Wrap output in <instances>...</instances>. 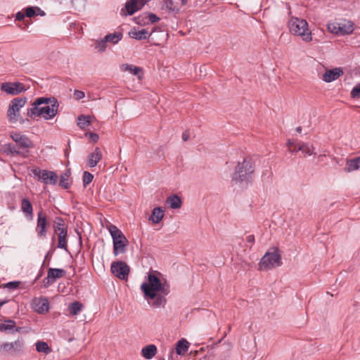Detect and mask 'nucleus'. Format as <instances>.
Instances as JSON below:
<instances>
[{"label":"nucleus","instance_id":"obj_6","mask_svg":"<svg viewBox=\"0 0 360 360\" xmlns=\"http://www.w3.org/2000/svg\"><path fill=\"white\" fill-rule=\"evenodd\" d=\"M254 172V166L250 159L245 158L242 162H238L232 177V181L242 182L248 180Z\"/></svg>","mask_w":360,"mask_h":360},{"label":"nucleus","instance_id":"obj_19","mask_svg":"<svg viewBox=\"0 0 360 360\" xmlns=\"http://www.w3.org/2000/svg\"><path fill=\"white\" fill-rule=\"evenodd\" d=\"M129 35L133 39L142 40L148 39L150 34L146 29H142L141 30L134 29L129 32Z\"/></svg>","mask_w":360,"mask_h":360},{"label":"nucleus","instance_id":"obj_10","mask_svg":"<svg viewBox=\"0 0 360 360\" xmlns=\"http://www.w3.org/2000/svg\"><path fill=\"white\" fill-rule=\"evenodd\" d=\"M112 273L121 280H127L129 274V266L122 261L114 262L111 264Z\"/></svg>","mask_w":360,"mask_h":360},{"label":"nucleus","instance_id":"obj_28","mask_svg":"<svg viewBox=\"0 0 360 360\" xmlns=\"http://www.w3.org/2000/svg\"><path fill=\"white\" fill-rule=\"evenodd\" d=\"M25 15L28 18H32L34 15L44 16L45 15V13L39 7L31 6L25 8Z\"/></svg>","mask_w":360,"mask_h":360},{"label":"nucleus","instance_id":"obj_29","mask_svg":"<svg viewBox=\"0 0 360 360\" xmlns=\"http://www.w3.org/2000/svg\"><path fill=\"white\" fill-rule=\"evenodd\" d=\"M35 345H36V350L38 352H41L45 354H48L51 353L52 351L51 348L49 346V345L46 342L39 340L36 342Z\"/></svg>","mask_w":360,"mask_h":360},{"label":"nucleus","instance_id":"obj_52","mask_svg":"<svg viewBox=\"0 0 360 360\" xmlns=\"http://www.w3.org/2000/svg\"><path fill=\"white\" fill-rule=\"evenodd\" d=\"M54 232L56 234L58 235V233H62V232L68 233V230L65 227H60V228L54 229Z\"/></svg>","mask_w":360,"mask_h":360},{"label":"nucleus","instance_id":"obj_12","mask_svg":"<svg viewBox=\"0 0 360 360\" xmlns=\"http://www.w3.org/2000/svg\"><path fill=\"white\" fill-rule=\"evenodd\" d=\"M66 271L63 269L49 268L47 276L44 279L43 283L45 287L53 284L57 278H63L65 276Z\"/></svg>","mask_w":360,"mask_h":360},{"label":"nucleus","instance_id":"obj_11","mask_svg":"<svg viewBox=\"0 0 360 360\" xmlns=\"http://www.w3.org/2000/svg\"><path fill=\"white\" fill-rule=\"evenodd\" d=\"M148 1V0H129L126 2L124 8L121 10L123 15H131L140 10Z\"/></svg>","mask_w":360,"mask_h":360},{"label":"nucleus","instance_id":"obj_51","mask_svg":"<svg viewBox=\"0 0 360 360\" xmlns=\"http://www.w3.org/2000/svg\"><path fill=\"white\" fill-rule=\"evenodd\" d=\"M26 16L25 14H24L22 12H18L15 15V20H24L25 17Z\"/></svg>","mask_w":360,"mask_h":360},{"label":"nucleus","instance_id":"obj_4","mask_svg":"<svg viewBox=\"0 0 360 360\" xmlns=\"http://www.w3.org/2000/svg\"><path fill=\"white\" fill-rule=\"evenodd\" d=\"M108 229L112 236L113 243V254L117 256L119 254L124 253L126 247L128 245V240L116 226L110 224Z\"/></svg>","mask_w":360,"mask_h":360},{"label":"nucleus","instance_id":"obj_41","mask_svg":"<svg viewBox=\"0 0 360 360\" xmlns=\"http://www.w3.org/2000/svg\"><path fill=\"white\" fill-rule=\"evenodd\" d=\"M68 181V176L66 174L61 175L59 181V186L64 188H68L70 187V184Z\"/></svg>","mask_w":360,"mask_h":360},{"label":"nucleus","instance_id":"obj_43","mask_svg":"<svg viewBox=\"0 0 360 360\" xmlns=\"http://www.w3.org/2000/svg\"><path fill=\"white\" fill-rule=\"evenodd\" d=\"M20 284V281H11L4 285V288H7L8 289H17Z\"/></svg>","mask_w":360,"mask_h":360},{"label":"nucleus","instance_id":"obj_47","mask_svg":"<svg viewBox=\"0 0 360 360\" xmlns=\"http://www.w3.org/2000/svg\"><path fill=\"white\" fill-rule=\"evenodd\" d=\"M85 135L89 136L94 143H96L99 138L97 134L93 132H87Z\"/></svg>","mask_w":360,"mask_h":360},{"label":"nucleus","instance_id":"obj_56","mask_svg":"<svg viewBox=\"0 0 360 360\" xmlns=\"http://www.w3.org/2000/svg\"><path fill=\"white\" fill-rule=\"evenodd\" d=\"M297 147H298V143H297L295 144V146H292V148H291V150H289V151L291 153H297L298 151Z\"/></svg>","mask_w":360,"mask_h":360},{"label":"nucleus","instance_id":"obj_58","mask_svg":"<svg viewBox=\"0 0 360 360\" xmlns=\"http://www.w3.org/2000/svg\"><path fill=\"white\" fill-rule=\"evenodd\" d=\"M296 131L298 133H301L302 131V127L299 126L296 128Z\"/></svg>","mask_w":360,"mask_h":360},{"label":"nucleus","instance_id":"obj_22","mask_svg":"<svg viewBox=\"0 0 360 360\" xmlns=\"http://www.w3.org/2000/svg\"><path fill=\"white\" fill-rule=\"evenodd\" d=\"M189 342L184 338L179 340L176 345V352L177 354L183 356L188 351Z\"/></svg>","mask_w":360,"mask_h":360},{"label":"nucleus","instance_id":"obj_33","mask_svg":"<svg viewBox=\"0 0 360 360\" xmlns=\"http://www.w3.org/2000/svg\"><path fill=\"white\" fill-rule=\"evenodd\" d=\"M15 322L13 320H6L5 323H0V331L4 333H11L13 329L15 328Z\"/></svg>","mask_w":360,"mask_h":360},{"label":"nucleus","instance_id":"obj_3","mask_svg":"<svg viewBox=\"0 0 360 360\" xmlns=\"http://www.w3.org/2000/svg\"><path fill=\"white\" fill-rule=\"evenodd\" d=\"M59 103L55 97H40L32 103L27 112H58Z\"/></svg>","mask_w":360,"mask_h":360},{"label":"nucleus","instance_id":"obj_35","mask_svg":"<svg viewBox=\"0 0 360 360\" xmlns=\"http://www.w3.org/2000/svg\"><path fill=\"white\" fill-rule=\"evenodd\" d=\"M122 37V34L121 33H112L107 34L104 38L107 42H110L112 44H117Z\"/></svg>","mask_w":360,"mask_h":360},{"label":"nucleus","instance_id":"obj_44","mask_svg":"<svg viewBox=\"0 0 360 360\" xmlns=\"http://www.w3.org/2000/svg\"><path fill=\"white\" fill-rule=\"evenodd\" d=\"M352 98H360V84L355 86L351 91Z\"/></svg>","mask_w":360,"mask_h":360},{"label":"nucleus","instance_id":"obj_37","mask_svg":"<svg viewBox=\"0 0 360 360\" xmlns=\"http://www.w3.org/2000/svg\"><path fill=\"white\" fill-rule=\"evenodd\" d=\"M95 49H96L99 52H103L105 51L107 48V41L105 39H103L101 40H96L95 42Z\"/></svg>","mask_w":360,"mask_h":360},{"label":"nucleus","instance_id":"obj_1","mask_svg":"<svg viewBox=\"0 0 360 360\" xmlns=\"http://www.w3.org/2000/svg\"><path fill=\"white\" fill-rule=\"evenodd\" d=\"M160 273L154 271L148 274V282L141 285V290L144 298L153 307H164L166 304V296L170 292L169 285L165 281L162 283L159 278Z\"/></svg>","mask_w":360,"mask_h":360},{"label":"nucleus","instance_id":"obj_54","mask_svg":"<svg viewBox=\"0 0 360 360\" xmlns=\"http://www.w3.org/2000/svg\"><path fill=\"white\" fill-rule=\"evenodd\" d=\"M247 243H251L252 245L255 243V236L254 235H249L246 238Z\"/></svg>","mask_w":360,"mask_h":360},{"label":"nucleus","instance_id":"obj_16","mask_svg":"<svg viewBox=\"0 0 360 360\" xmlns=\"http://www.w3.org/2000/svg\"><path fill=\"white\" fill-rule=\"evenodd\" d=\"M102 158V153L98 147L94 149V151L88 156V165L91 167H96Z\"/></svg>","mask_w":360,"mask_h":360},{"label":"nucleus","instance_id":"obj_2","mask_svg":"<svg viewBox=\"0 0 360 360\" xmlns=\"http://www.w3.org/2000/svg\"><path fill=\"white\" fill-rule=\"evenodd\" d=\"M288 27L291 34L301 37L304 42L312 41V33L306 20L292 17L288 22Z\"/></svg>","mask_w":360,"mask_h":360},{"label":"nucleus","instance_id":"obj_49","mask_svg":"<svg viewBox=\"0 0 360 360\" xmlns=\"http://www.w3.org/2000/svg\"><path fill=\"white\" fill-rule=\"evenodd\" d=\"M148 18H149V20L152 23L157 22H158L160 20V18L158 17L155 14H153V13H150L148 15Z\"/></svg>","mask_w":360,"mask_h":360},{"label":"nucleus","instance_id":"obj_32","mask_svg":"<svg viewBox=\"0 0 360 360\" xmlns=\"http://www.w3.org/2000/svg\"><path fill=\"white\" fill-rule=\"evenodd\" d=\"M314 147L309 143H304L302 141L298 142L297 150L302 151L303 153L311 155L313 154L312 150Z\"/></svg>","mask_w":360,"mask_h":360},{"label":"nucleus","instance_id":"obj_15","mask_svg":"<svg viewBox=\"0 0 360 360\" xmlns=\"http://www.w3.org/2000/svg\"><path fill=\"white\" fill-rule=\"evenodd\" d=\"M26 98H15L13 99L8 106V112H18L25 105Z\"/></svg>","mask_w":360,"mask_h":360},{"label":"nucleus","instance_id":"obj_48","mask_svg":"<svg viewBox=\"0 0 360 360\" xmlns=\"http://www.w3.org/2000/svg\"><path fill=\"white\" fill-rule=\"evenodd\" d=\"M1 349H4V351H6V352L11 351L12 350L11 342V343L6 342V343L0 344V350Z\"/></svg>","mask_w":360,"mask_h":360},{"label":"nucleus","instance_id":"obj_46","mask_svg":"<svg viewBox=\"0 0 360 360\" xmlns=\"http://www.w3.org/2000/svg\"><path fill=\"white\" fill-rule=\"evenodd\" d=\"M165 5L162 6V8H165L168 9L169 11H174V8L173 7L172 0H164Z\"/></svg>","mask_w":360,"mask_h":360},{"label":"nucleus","instance_id":"obj_42","mask_svg":"<svg viewBox=\"0 0 360 360\" xmlns=\"http://www.w3.org/2000/svg\"><path fill=\"white\" fill-rule=\"evenodd\" d=\"M49 302H47V300H45L41 303V305L36 310L38 313L42 314L44 312H47L49 311Z\"/></svg>","mask_w":360,"mask_h":360},{"label":"nucleus","instance_id":"obj_13","mask_svg":"<svg viewBox=\"0 0 360 360\" xmlns=\"http://www.w3.org/2000/svg\"><path fill=\"white\" fill-rule=\"evenodd\" d=\"M1 89L11 95H17L25 91L24 85L20 82H5L1 84Z\"/></svg>","mask_w":360,"mask_h":360},{"label":"nucleus","instance_id":"obj_26","mask_svg":"<svg viewBox=\"0 0 360 360\" xmlns=\"http://www.w3.org/2000/svg\"><path fill=\"white\" fill-rule=\"evenodd\" d=\"M4 151L7 155H18L21 154L17 144L13 143L5 144L4 146Z\"/></svg>","mask_w":360,"mask_h":360},{"label":"nucleus","instance_id":"obj_57","mask_svg":"<svg viewBox=\"0 0 360 360\" xmlns=\"http://www.w3.org/2000/svg\"><path fill=\"white\" fill-rule=\"evenodd\" d=\"M22 328L20 327H15L13 329V330L11 331V333H20L21 330H22Z\"/></svg>","mask_w":360,"mask_h":360},{"label":"nucleus","instance_id":"obj_45","mask_svg":"<svg viewBox=\"0 0 360 360\" xmlns=\"http://www.w3.org/2000/svg\"><path fill=\"white\" fill-rule=\"evenodd\" d=\"M65 227V222L61 217H57L53 222V229Z\"/></svg>","mask_w":360,"mask_h":360},{"label":"nucleus","instance_id":"obj_36","mask_svg":"<svg viewBox=\"0 0 360 360\" xmlns=\"http://www.w3.org/2000/svg\"><path fill=\"white\" fill-rule=\"evenodd\" d=\"M72 97L75 100L77 101H80L84 98H87V101H90L91 96L90 94H88L87 96H86L85 93L80 90H75L73 91Z\"/></svg>","mask_w":360,"mask_h":360},{"label":"nucleus","instance_id":"obj_53","mask_svg":"<svg viewBox=\"0 0 360 360\" xmlns=\"http://www.w3.org/2000/svg\"><path fill=\"white\" fill-rule=\"evenodd\" d=\"M296 143H297V142L295 141L292 140V139H288L287 141V146L289 148V150H291V148H292V146H295Z\"/></svg>","mask_w":360,"mask_h":360},{"label":"nucleus","instance_id":"obj_30","mask_svg":"<svg viewBox=\"0 0 360 360\" xmlns=\"http://www.w3.org/2000/svg\"><path fill=\"white\" fill-rule=\"evenodd\" d=\"M360 168V157L349 160L347 162L345 169L347 172H352Z\"/></svg>","mask_w":360,"mask_h":360},{"label":"nucleus","instance_id":"obj_14","mask_svg":"<svg viewBox=\"0 0 360 360\" xmlns=\"http://www.w3.org/2000/svg\"><path fill=\"white\" fill-rule=\"evenodd\" d=\"M343 75V71L340 68H335L328 70L322 76V79L326 82H331L337 79Z\"/></svg>","mask_w":360,"mask_h":360},{"label":"nucleus","instance_id":"obj_20","mask_svg":"<svg viewBox=\"0 0 360 360\" xmlns=\"http://www.w3.org/2000/svg\"><path fill=\"white\" fill-rule=\"evenodd\" d=\"M94 120H95L94 115H85L84 114H81L77 117V125L81 129H85V127L89 126L90 123L93 122Z\"/></svg>","mask_w":360,"mask_h":360},{"label":"nucleus","instance_id":"obj_31","mask_svg":"<svg viewBox=\"0 0 360 360\" xmlns=\"http://www.w3.org/2000/svg\"><path fill=\"white\" fill-rule=\"evenodd\" d=\"M18 147L20 148H28L32 147V141L25 135L19 136V140L16 143Z\"/></svg>","mask_w":360,"mask_h":360},{"label":"nucleus","instance_id":"obj_21","mask_svg":"<svg viewBox=\"0 0 360 360\" xmlns=\"http://www.w3.org/2000/svg\"><path fill=\"white\" fill-rule=\"evenodd\" d=\"M354 30L353 23L351 21L342 20L340 22V34H351Z\"/></svg>","mask_w":360,"mask_h":360},{"label":"nucleus","instance_id":"obj_40","mask_svg":"<svg viewBox=\"0 0 360 360\" xmlns=\"http://www.w3.org/2000/svg\"><path fill=\"white\" fill-rule=\"evenodd\" d=\"M94 179V176L89 172H84L83 173V185L84 186H86L89 184H90Z\"/></svg>","mask_w":360,"mask_h":360},{"label":"nucleus","instance_id":"obj_39","mask_svg":"<svg viewBox=\"0 0 360 360\" xmlns=\"http://www.w3.org/2000/svg\"><path fill=\"white\" fill-rule=\"evenodd\" d=\"M328 30L331 33L340 34V22L329 23L328 25Z\"/></svg>","mask_w":360,"mask_h":360},{"label":"nucleus","instance_id":"obj_25","mask_svg":"<svg viewBox=\"0 0 360 360\" xmlns=\"http://www.w3.org/2000/svg\"><path fill=\"white\" fill-rule=\"evenodd\" d=\"M163 217L164 211L161 207H158L153 209L150 219L155 224H158L162 219Z\"/></svg>","mask_w":360,"mask_h":360},{"label":"nucleus","instance_id":"obj_27","mask_svg":"<svg viewBox=\"0 0 360 360\" xmlns=\"http://www.w3.org/2000/svg\"><path fill=\"white\" fill-rule=\"evenodd\" d=\"M68 233L62 232L58 233V245L57 247L60 249H63L66 252L68 251V240H67Z\"/></svg>","mask_w":360,"mask_h":360},{"label":"nucleus","instance_id":"obj_9","mask_svg":"<svg viewBox=\"0 0 360 360\" xmlns=\"http://www.w3.org/2000/svg\"><path fill=\"white\" fill-rule=\"evenodd\" d=\"M49 222L47 216L42 210L37 213V220L35 231L39 238H44L46 236Z\"/></svg>","mask_w":360,"mask_h":360},{"label":"nucleus","instance_id":"obj_18","mask_svg":"<svg viewBox=\"0 0 360 360\" xmlns=\"http://www.w3.org/2000/svg\"><path fill=\"white\" fill-rule=\"evenodd\" d=\"M158 349L155 345H148L141 349V355L146 359H151L157 354Z\"/></svg>","mask_w":360,"mask_h":360},{"label":"nucleus","instance_id":"obj_5","mask_svg":"<svg viewBox=\"0 0 360 360\" xmlns=\"http://www.w3.org/2000/svg\"><path fill=\"white\" fill-rule=\"evenodd\" d=\"M56 114H23L25 117L21 116V114H8L10 122L13 124L20 125H30L32 120H39L41 117L44 120H48L53 118Z\"/></svg>","mask_w":360,"mask_h":360},{"label":"nucleus","instance_id":"obj_7","mask_svg":"<svg viewBox=\"0 0 360 360\" xmlns=\"http://www.w3.org/2000/svg\"><path fill=\"white\" fill-rule=\"evenodd\" d=\"M281 257L279 254V250L276 247L271 248V251H268L265 253L259 262L260 269H270L275 266H280L282 263L281 262Z\"/></svg>","mask_w":360,"mask_h":360},{"label":"nucleus","instance_id":"obj_50","mask_svg":"<svg viewBox=\"0 0 360 360\" xmlns=\"http://www.w3.org/2000/svg\"><path fill=\"white\" fill-rule=\"evenodd\" d=\"M190 138V132L188 130H186L182 134V140L184 141H187Z\"/></svg>","mask_w":360,"mask_h":360},{"label":"nucleus","instance_id":"obj_59","mask_svg":"<svg viewBox=\"0 0 360 360\" xmlns=\"http://www.w3.org/2000/svg\"><path fill=\"white\" fill-rule=\"evenodd\" d=\"M182 5H186L188 0H181Z\"/></svg>","mask_w":360,"mask_h":360},{"label":"nucleus","instance_id":"obj_55","mask_svg":"<svg viewBox=\"0 0 360 360\" xmlns=\"http://www.w3.org/2000/svg\"><path fill=\"white\" fill-rule=\"evenodd\" d=\"M23 135H21L20 134H18V133H15V134H11V138L15 142L17 143L18 142V140H19V136H22Z\"/></svg>","mask_w":360,"mask_h":360},{"label":"nucleus","instance_id":"obj_17","mask_svg":"<svg viewBox=\"0 0 360 360\" xmlns=\"http://www.w3.org/2000/svg\"><path fill=\"white\" fill-rule=\"evenodd\" d=\"M21 210L27 217L32 219L33 218V207L27 198H22L21 200Z\"/></svg>","mask_w":360,"mask_h":360},{"label":"nucleus","instance_id":"obj_8","mask_svg":"<svg viewBox=\"0 0 360 360\" xmlns=\"http://www.w3.org/2000/svg\"><path fill=\"white\" fill-rule=\"evenodd\" d=\"M32 172L34 178L45 184L55 185L57 183L58 175L54 172L35 167L32 170Z\"/></svg>","mask_w":360,"mask_h":360},{"label":"nucleus","instance_id":"obj_24","mask_svg":"<svg viewBox=\"0 0 360 360\" xmlns=\"http://www.w3.org/2000/svg\"><path fill=\"white\" fill-rule=\"evenodd\" d=\"M167 202L172 209L180 208L182 204L181 198L177 195H172L169 196L167 199Z\"/></svg>","mask_w":360,"mask_h":360},{"label":"nucleus","instance_id":"obj_34","mask_svg":"<svg viewBox=\"0 0 360 360\" xmlns=\"http://www.w3.org/2000/svg\"><path fill=\"white\" fill-rule=\"evenodd\" d=\"M83 305L81 302L75 301L69 305L68 310L70 314L77 315L82 310Z\"/></svg>","mask_w":360,"mask_h":360},{"label":"nucleus","instance_id":"obj_23","mask_svg":"<svg viewBox=\"0 0 360 360\" xmlns=\"http://www.w3.org/2000/svg\"><path fill=\"white\" fill-rule=\"evenodd\" d=\"M122 69L124 71L129 72L134 75H136L139 79H141L142 76V70L140 68L133 65L124 64L122 65Z\"/></svg>","mask_w":360,"mask_h":360},{"label":"nucleus","instance_id":"obj_38","mask_svg":"<svg viewBox=\"0 0 360 360\" xmlns=\"http://www.w3.org/2000/svg\"><path fill=\"white\" fill-rule=\"evenodd\" d=\"M24 343L22 340H17L16 341L11 342V351L14 352H20L22 351Z\"/></svg>","mask_w":360,"mask_h":360}]
</instances>
